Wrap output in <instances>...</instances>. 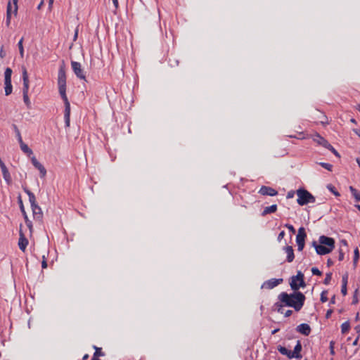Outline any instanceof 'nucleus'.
Returning <instances> with one entry per match:
<instances>
[{"mask_svg":"<svg viewBox=\"0 0 360 360\" xmlns=\"http://www.w3.org/2000/svg\"><path fill=\"white\" fill-rule=\"evenodd\" d=\"M278 300L283 303V304L276 303L274 305L275 309L278 312L282 313L283 306H287L293 307L297 311H300L304 302L305 297L300 292H294L288 295L286 292H281L278 295Z\"/></svg>","mask_w":360,"mask_h":360,"instance_id":"1","label":"nucleus"},{"mask_svg":"<svg viewBox=\"0 0 360 360\" xmlns=\"http://www.w3.org/2000/svg\"><path fill=\"white\" fill-rule=\"evenodd\" d=\"M312 245L317 254L323 255L330 253L333 250L335 240L332 238L322 236L319 239V243L313 242Z\"/></svg>","mask_w":360,"mask_h":360,"instance_id":"2","label":"nucleus"},{"mask_svg":"<svg viewBox=\"0 0 360 360\" xmlns=\"http://www.w3.org/2000/svg\"><path fill=\"white\" fill-rule=\"evenodd\" d=\"M58 91L63 101H66L68 98L66 95V75L64 66H61L58 70Z\"/></svg>","mask_w":360,"mask_h":360,"instance_id":"3","label":"nucleus"},{"mask_svg":"<svg viewBox=\"0 0 360 360\" xmlns=\"http://www.w3.org/2000/svg\"><path fill=\"white\" fill-rule=\"evenodd\" d=\"M297 203L300 205H304L307 203L314 202L315 199L314 196L307 191L299 189L297 191Z\"/></svg>","mask_w":360,"mask_h":360,"instance_id":"4","label":"nucleus"},{"mask_svg":"<svg viewBox=\"0 0 360 360\" xmlns=\"http://www.w3.org/2000/svg\"><path fill=\"white\" fill-rule=\"evenodd\" d=\"M303 274L301 272H298L297 276H293L292 278L291 282H290V286L292 290H297L300 287L304 286V283L303 280Z\"/></svg>","mask_w":360,"mask_h":360,"instance_id":"5","label":"nucleus"},{"mask_svg":"<svg viewBox=\"0 0 360 360\" xmlns=\"http://www.w3.org/2000/svg\"><path fill=\"white\" fill-rule=\"evenodd\" d=\"M71 67L74 73L79 79L86 80V75L84 70L82 68L80 63L72 61Z\"/></svg>","mask_w":360,"mask_h":360,"instance_id":"6","label":"nucleus"},{"mask_svg":"<svg viewBox=\"0 0 360 360\" xmlns=\"http://www.w3.org/2000/svg\"><path fill=\"white\" fill-rule=\"evenodd\" d=\"M306 238L305 230L303 227H301L298 230V233L296 237V241L298 245V250L301 251L304 248V239Z\"/></svg>","mask_w":360,"mask_h":360,"instance_id":"7","label":"nucleus"},{"mask_svg":"<svg viewBox=\"0 0 360 360\" xmlns=\"http://www.w3.org/2000/svg\"><path fill=\"white\" fill-rule=\"evenodd\" d=\"M31 162L34 167L39 171L40 177L44 178L46 175V169L43 165L41 164L34 156L31 158Z\"/></svg>","mask_w":360,"mask_h":360,"instance_id":"8","label":"nucleus"},{"mask_svg":"<svg viewBox=\"0 0 360 360\" xmlns=\"http://www.w3.org/2000/svg\"><path fill=\"white\" fill-rule=\"evenodd\" d=\"M29 242L25 234L20 230L19 233L18 246L20 250L25 252Z\"/></svg>","mask_w":360,"mask_h":360,"instance_id":"9","label":"nucleus"},{"mask_svg":"<svg viewBox=\"0 0 360 360\" xmlns=\"http://www.w3.org/2000/svg\"><path fill=\"white\" fill-rule=\"evenodd\" d=\"M282 281H283L282 278H279V279L271 278V279L264 282L262 287L263 288H266V289H272L274 287L279 285L281 283H282Z\"/></svg>","mask_w":360,"mask_h":360,"instance_id":"10","label":"nucleus"},{"mask_svg":"<svg viewBox=\"0 0 360 360\" xmlns=\"http://www.w3.org/2000/svg\"><path fill=\"white\" fill-rule=\"evenodd\" d=\"M18 0H9L7 4L6 12H8V8H10V14L16 15L18 9Z\"/></svg>","mask_w":360,"mask_h":360,"instance_id":"11","label":"nucleus"},{"mask_svg":"<svg viewBox=\"0 0 360 360\" xmlns=\"http://www.w3.org/2000/svg\"><path fill=\"white\" fill-rule=\"evenodd\" d=\"M22 80H23L22 94L28 93L30 82H29L27 71L25 68H22Z\"/></svg>","mask_w":360,"mask_h":360,"instance_id":"12","label":"nucleus"},{"mask_svg":"<svg viewBox=\"0 0 360 360\" xmlns=\"http://www.w3.org/2000/svg\"><path fill=\"white\" fill-rule=\"evenodd\" d=\"M65 104V112H64V118L66 127L70 126V103L68 100L64 101Z\"/></svg>","mask_w":360,"mask_h":360,"instance_id":"13","label":"nucleus"},{"mask_svg":"<svg viewBox=\"0 0 360 360\" xmlns=\"http://www.w3.org/2000/svg\"><path fill=\"white\" fill-rule=\"evenodd\" d=\"M33 217L36 220L41 221L43 217V212L41 211V207L37 205H34L31 206Z\"/></svg>","mask_w":360,"mask_h":360,"instance_id":"14","label":"nucleus"},{"mask_svg":"<svg viewBox=\"0 0 360 360\" xmlns=\"http://www.w3.org/2000/svg\"><path fill=\"white\" fill-rule=\"evenodd\" d=\"M20 210L22 213V215L24 217V219H25V224L27 225V226L29 228L30 231L32 232V221L29 219L27 215V213L25 210V208H24V206H23V204H22V202L21 200H20Z\"/></svg>","mask_w":360,"mask_h":360,"instance_id":"15","label":"nucleus"},{"mask_svg":"<svg viewBox=\"0 0 360 360\" xmlns=\"http://www.w3.org/2000/svg\"><path fill=\"white\" fill-rule=\"evenodd\" d=\"M313 140L318 144L321 145L326 148L328 147H330V144L324 138L321 137L318 134L313 136Z\"/></svg>","mask_w":360,"mask_h":360,"instance_id":"16","label":"nucleus"},{"mask_svg":"<svg viewBox=\"0 0 360 360\" xmlns=\"http://www.w3.org/2000/svg\"><path fill=\"white\" fill-rule=\"evenodd\" d=\"M259 193L262 195L274 196L277 194V191L271 187L262 186Z\"/></svg>","mask_w":360,"mask_h":360,"instance_id":"17","label":"nucleus"},{"mask_svg":"<svg viewBox=\"0 0 360 360\" xmlns=\"http://www.w3.org/2000/svg\"><path fill=\"white\" fill-rule=\"evenodd\" d=\"M297 330L304 335H308L311 332V328L307 323H302L297 327Z\"/></svg>","mask_w":360,"mask_h":360,"instance_id":"18","label":"nucleus"},{"mask_svg":"<svg viewBox=\"0 0 360 360\" xmlns=\"http://www.w3.org/2000/svg\"><path fill=\"white\" fill-rule=\"evenodd\" d=\"M20 144V149L23 153L27 154V155H30L33 153L32 150L28 147V146L23 142L22 140L21 141H18Z\"/></svg>","mask_w":360,"mask_h":360,"instance_id":"19","label":"nucleus"},{"mask_svg":"<svg viewBox=\"0 0 360 360\" xmlns=\"http://www.w3.org/2000/svg\"><path fill=\"white\" fill-rule=\"evenodd\" d=\"M24 191L29 197V201L30 202L31 206L36 205L37 202H36V198H35L34 194L27 188H25Z\"/></svg>","mask_w":360,"mask_h":360,"instance_id":"20","label":"nucleus"},{"mask_svg":"<svg viewBox=\"0 0 360 360\" xmlns=\"http://www.w3.org/2000/svg\"><path fill=\"white\" fill-rule=\"evenodd\" d=\"M285 252L287 253L288 261L291 262L294 259V252L292 247L287 246L285 248Z\"/></svg>","mask_w":360,"mask_h":360,"instance_id":"21","label":"nucleus"},{"mask_svg":"<svg viewBox=\"0 0 360 360\" xmlns=\"http://www.w3.org/2000/svg\"><path fill=\"white\" fill-rule=\"evenodd\" d=\"M278 349L282 354L288 356L290 359L293 358L292 351L288 350L285 347L280 346Z\"/></svg>","mask_w":360,"mask_h":360,"instance_id":"22","label":"nucleus"},{"mask_svg":"<svg viewBox=\"0 0 360 360\" xmlns=\"http://www.w3.org/2000/svg\"><path fill=\"white\" fill-rule=\"evenodd\" d=\"M277 206L276 205H272L269 207H266L263 211L262 214L266 215L267 214L274 213L276 211Z\"/></svg>","mask_w":360,"mask_h":360,"instance_id":"23","label":"nucleus"},{"mask_svg":"<svg viewBox=\"0 0 360 360\" xmlns=\"http://www.w3.org/2000/svg\"><path fill=\"white\" fill-rule=\"evenodd\" d=\"M302 349V346L300 342L298 341L296 346L294 348V350L292 351V353H293V358H298L300 356V352Z\"/></svg>","mask_w":360,"mask_h":360,"instance_id":"24","label":"nucleus"},{"mask_svg":"<svg viewBox=\"0 0 360 360\" xmlns=\"http://www.w3.org/2000/svg\"><path fill=\"white\" fill-rule=\"evenodd\" d=\"M4 84H5V94L6 96H8L12 93V90H13L11 82H4Z\"/></svg>","mask_w":360,"mask_h":360,"instance_id":"25","label":"nucleus"},{"mask_svg":"<svg viewBox=\"0 0 360 360\" xmlns=\"http://www.w3.org/2000/svg\"><path fill=\"white\" fill-rule=\"evenodd\" d=\"M12 70L7 68L4 72V82H11Z\"/></svg>","mask_w":360,"mask_h":360,"instance_id":"26","label":"nucleus"},{"mask_svg":"<svg viewBox=\"0 0 360 360\" xmlns=\"http://www.w3.org/2000/svg\"><path fill=\"white\" fill-rule=\"evenodd\" d=\"M23 40H24V38L22 37L18 43L19 53H20V57L22 58L24 57V48H23V44H22Z\"/></svg>","mask_w":360,"mask_h":360,"instance_id":"27","label":"nucleus"},{"mask_svg":"<svg viewBox=\"0 0 360 360\" xmlns=\"http://www.w3.org/2000/svg\"><path fill=\"white\" fill-rule=\"evenodd\" d=\"M347 276H344L342 278V286L341 289L342 293L345 295L347 294Z\"/></svg>","mask_w":360,"mask_h":360,"instance_id":"28","label":"nucleus"},{"mask_svg":"<svg viewBox=\"0 0 360 360\" xmlns=\"http://www.w3.org/2000/svg\"><path fill=\"white\" fill-rule=\"evenodd\" d=\"M12 127L15 133V135H16V137L18 139V141H21L22 140V136H21V134H20V131L19 130V129L18 128L17 125L13 124L12 125Z\"/></svg>","mask_w":360,"mask_h":360,"instance_id":"29","label":"nucleus"},{"mask_svg":"<svg viewBox=\"0 0 360 360\" xmlns=\"http://www.w3.org/2000/svg\"><path fill=\"white\" fill-rule=\"evenodd\" d=\"M350 328V324L349 321H346L341 325V331L342 333H346Z\"/></svg>","mask_w":360,"mask_h":360,"instance_id":"30","label":"nucleus"},{"mask_svg":"<svg viewBox=\"0 0 360 360\" xmlns=\"http://www.w3.org/2000/svg\"><path fill=\"white\" fill-rule=\"evenodd\" d=\"M22 96H23V101H24L25 104L26 105L27 108H31V102H30V100L28 96V93L22 94Z\"/></svg>","mask_w":360,"mask_h":360,"instance_id":"31","label":"nucleus"},{"mask_svg":"<svg viewBox=\"0 0 360 360\" xmlns=\"http://www.w3.org/2000/svg\"><path fill=\"white\" fill-rule=\"evenodd\" d=\"M350 191L353 195V196L355 198L356 201H360V193L357 192V191L353 187H350Z\"/></svg>","mask_w":360,"mask_h":360,"instance_id":"32","label":"nucleus"},{"mask_svg":"<svg viewBox=\"0 0 360 360\" xmlns=\"http://www.w3.org/2000/svg\"><path fill=\"white\" fill-rule=\"evenodd\" d=\"M94 348L96 350L94 354V356L98 357L104 356V353L101 351V348L97 347L96 346H94Z\"/></svg>","mask_w":360,"mask_h":360,"instance_id":"33","label":"nucleus"},{"mask_svg":"<svg viewBox=\"0 0 360 360\" xmlns=\"http://www.w3.org/2000/svg\"><path fill=\"white\" fill-rule=\"evenodd\" d=\"M354 266H356L358 262L359 258V250L357 248H356L354 250Z\"/></svg>","mask_w":360,"mask_h":360,"instance_id":"34","label":"nucleus"},{"mask_svg":"<svg viewBox=\"0 0 360 360\" xmlns=\"http://www.w3.org/2000/svg\"><path fill=\"white\" fill-rule=\"evenodd\" d=\"M331 278H332V274L331 273L326 274V278L324 279V284H326V285L329 284L331 281Z\"/></svg>","mask_w":360,"mask_h":360,"instance_id":"35","label":"nucleus"},{"mask_svg":"<svg viewBox=\"0 0 360 360\" xmlns=\"http://www.w3.org/2000/svg\"><path fill=\"white\" fill-rule=\"evenodd\" d=\"M8 11H10V8H8ZM11 14H10V11L8 12H6V24L7 26H9L10 23H11Z\"/></svg>","mask_w":360,"mask_h":360,"instance_id":"36","label":"nucleus"},{"mask_svg":"<svg viewBox=\"0 0 360 360\" xmlns=\"http://www.w3.org/2000/svg\"><path fill=\"white\" fill-rule=\"evenodd\" d=\"M320 165L325 169H328V171H331V169H332L333 166L330 164L321 162V163H320Z\"/></svg>","mask_w":360,"mask_h":360,"instance_id":"37","label":"nucleus"},{"mask_svg":"<svg viewBox=\"0 0 360 360\" xmlns=\"http://www.w3.org/2000/svg\"><path fill=\"white\" fill-rule=\"evenodd\" d=\"M311 272L314 275H318V276H321V272L317 268H316V267H313L311 269Z\"/></svg>","mask_w":360,"mask_h":360,"instance_id":"38","label":"nucleus"},{"mask_svg":"<svg viewBox=\"0 0 360 360\" xmlns=\"http://www.w3.org/2000/svg\"><path fill=\"white\" fill-rule=\"evenodd\" d=\"M79 25L77 26L75 30V34H74V37H73V41H75L77 39V37H78V33H79Z\"/></svg>","mask_w":360,"mask_h":360,"instance_id":"39","label":"nucleus"},{"mask_svg":"<svg viewBox=\"0 0 360 360\" xmlns=\"http://www.w3.org/2000/svg\"><path fill=\"white\" fill-rule=\"evenodd\" d=\"M334 345H335V342L333 341H331L330 342V352L332 355L335 354Z\"/></svg>","mask_w":360,"mask_h":360,"instance_id":"40","label":"nucleus"},{"mask_svg":"<svg viewBox=\"0 0 360 360\" xmlns=\"http://www.w3.org/2000/svg\"><path fill=\"white\" fill-rule=\"evenodd\" d=\"M327 300H328V298H327V296H326V293L325 292H323L321 293V301L322 302H325L327 301Z\"/></svg>","mask_w":360,"mask_h":360,"instance_id":"41","label":"nucleus"},{"mask_svg":"<svg viewBox=\"0 0 360 360\" xmlns=\"http://www.w3.org/2000/svg\"><path fill=\"white\" fill-rule=\"evenodd\" d=\"M328 149L331 150L335 155L339 156L338 153L336 151V150L330 145V147H328Z\"/></svg>","mask_w":360,"mask_h":360,"instance_id":"42","label":"nucleus"},{"mask_svg":"<svg viewBox=\"0 0 360 360\" xmlns=\"http://www.w3.org/2000/svg\"><path fill=\"white\" fill-rule=\"evenodd\" d=\"M112 3H113V5L115 6V9L117 10L119 8L118 0H112Z\"/></svg>","mask_w":360,"mask_h":360,"instance_id":"43","label":"nucleus"},{"mask_svg":"<svg viewBox=\"0 0 360 360\" xmlns=\"http://www.w3.org/2000/svg\"><path fill=\"white\" fill-rule=\"evenodd\" d=\"M43 258H44V256L43 257ZM41 267H42V269H46L47 267V262L45 260V259H44L41 262Z\"/></svg>","mask_w":360,"mask_h":360,"instance_id":"44","label":"nucleus"},{"mask_svg":"<svg viewBox=\"0 0 360 360\" xmlns=\"http://www.w3.org/2000/svg\"><path fill=\"white\" fill-rule=\"evenodd\" d=\"M338 259L340 261H342L344 259V253L342 252V250H340V252H339Z\"/></svg>","mask_w":360,"mask_h":360,"instance_id":"45","label":"nucleus"},{"mask_svg":"<svg viewBox=\"0 0 360 360\" xmlns=\"http://www.w3.org/2000/svg\"><path fill=\"white\" fill-rule=\"evenodd\" d=\"M5 55H6V53H5V52L3 50V47H1V49L0 50V57L1 58H4L5 57Z\"/></svg>","mask_w":360,"mask_h":360,"instance_id":"46","label":"nucleus"},{"mask_svg":"<svg viewBox=\"0 0 360 360\" xmlns=\"http://www.w3.org/2000/svg\"><path fill=\"white\" fill-rule=\"evenodd\" d=\"M284 235H285V232H284L283 231H281V232L279 233L278 236V239L279 240H281V239L283 238Z\"/></svg>","mask_w":360,"mask_h":360,"instance_id":"47","label":"nucleus"},{"mask_svg":"<svg viewBox=\"0 0 360 360\" xmlns=\"http://www.w3.org/2000/svg\"><path fill=\"white\" fill-rule=\"evenodd\" d=\"M286 227L290 230L292 232H295V229L293 228V226L292 225H290V224H287L286 225Z\"/></svg>","mask_w":360,"mask_h":360,"instance_id":"48","label":"nucleus"},{"mask_svg":"<svg viewBox=\"0 0 360 360\" xmlns=\"http://www.w3.org/2000/svg\"><path fill=\"white\" fill-rule=\"evenodd\" d=\"M292 314V311L291 310H288L285 312L284 315L285 317H288L290 316V315Z\"/></svg>","mask_w":360,"mask_h":360,"instance_id":"49","label":"nucleus"},{"mask_svg":"<svg viewBox=\"0 0 360 360\" xmlns=\"http://www.w3.org/2000/svg\"><path fill=\"white\" fill-rule=\"evenodd\" d=\"M331 313H332V311L331 310H328L326 313V317L327 318H329L331 315Z\"/></svg>","mask_w":360,"mask_h":360,"instance_id":"50","label":"nucleus"},{"mask_svg":"<svg viewBox=\"0 0 360 360\" xmlns=\"http://www.w3.org/2000/svg\"><path fill=\"white\" fill-rule=\"evenodd\" d=\"M293 197V193L292 192H290L288 193V198H292Z\"/></svg>","mask_w":360,"mask_h":360,"instance_id":"51","label":"nucleus"},{"mask_svg":"<svg viewBox=\"0 0 360 360\" xmlns=\"http://www.w3.org/2000/svg\"><path fill=\"white\" fill-rule=\"evenodd\" d=\"M88 358H89V355H88V354H85V355L83 356L82 359H83V360H86Z\"/></svg>","mask_w":360,"mask_h":360,"instance_id":"52","label":"nucleus"},{"mask_svg":"<svg viewBox=\"0 0 360 360\" xmlns=\"http://www.w3.org/2000/svg\"><path fill=\"white\" fill-rule=\"evenodd\" d=\"M91 360H100V359H98V356H96L94 355L92 359H91Z\"/></svg>","mask_w":360,"mask_h":360,"instance_id":"53","label":"nucleus"},{"mask_svg":"<svg viewBox=\"0 0 360 360\" xmlns=\"http://www.w3.org/2000/svg\"><path fill=\"white\" fill-rule=\"evenodd\" d=\"M358 340H359V339H358V338H356V339L354 341V342H353V345H357V344H358Z\"/></svg>","mask_w":360,"mask_h":360,"instance_id":"54","label":"nucleus"},{"mask_svg":"<svg viewBox=\"0 0 360 360\" xmlns=\"http://www.w3.org/2000/svg\"><path fill=\"white\" fill-rule=\"evenodd\" d=\"M333 264V262L330 259L328 260V264L330 266Z\"/></svg>","mask_w":360,"mask_h":360,"instance_id":"55","label":"nucleus"},{"mask_svg":"<svg viewBox=\"0 0 360 360\" xmlns=\"http://www.w3.org/2000/svg\"><path fill=\"white\" fill-rule=\"evenodd\" d=\"M355 207L360 211V205H356Z\"/></svg>","mask_w":360,"mask_h":360,"instance_id":"56","label":"nucleus"},{"mask_svg":"<svg viewBox=\"0 0 360 360\" xmlns=\"http://www.w3.org/2000/svg\"><path fill=\"white\" fill-rule=\"evenodd\" d=\"M53 2V0H49V4H52Z\"/></svg>","mask_w":360,"mask_h":360,"instance_id":"57","label":"nucleus"},{"mask_svg":"<svg viewBox=\"0 0 360 360\" xmlns=\"http://www.w3.org/2000/svg\"><path fill=\"white\" fill-rule=\"evenodd\" d=\"M42 4H43V2H41V4L38 6V8H40V7L41 6Z\"/></svg>","mask_w":360,"mask_h":360,"instance_id":"58","label":"nucleus"},{"mask_svg":"<svg viewBox=\"0 0 360 360\" xmlns=\"http://www.w3.org/2000/svg\"><path fill=\"white\" fill-rule=\"evenodd\" d=\"M334 193H335L336 195H339V193H336V191H334Z\"/></svg>","mask_w":360,"mask_h":360,"instance_id":"59","label":"nucleus"},{"mask_svg":"<svg viewBox=\"0 0 360 360\" xmlns=\"http://www.w3.org/2000/svg\"><path fill=\"white\" fill-rule=\"evenodd\" d=\"M277 330H274L273 331V333H275L276 332H277Z\"/></svg>","mask_w":360,"mask_h":360,"instance_id":"60","label":"nucleus"},{"mask_svg":"<svg viewBox=\"0 0 360 360\" xmlns=\"http://www.w3.org/2000/svg\"><path fill=\"white\" fill-rule=\"evenodd\" d=\"M331 302L334 303V298L332 299Z\"/></svg>","mask_w":360,"mask_h":360,"instance_id":"61","label":"nucleus"}]
</instances>
